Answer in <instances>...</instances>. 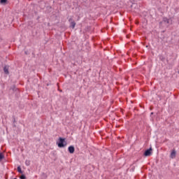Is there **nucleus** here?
<instances>
[{
	"label": "nucleus",
	"mask_w": 179,
	"mask_h": 179,
	"mask_svg": "<svg viewBox=\"0 0 179 179\" xmlns=\"http://www.w3.org/2000/svg\"><path fill=\"white\" fill-rule=\"evenodd\" d=\"M59 148H65L66 146V142H65V138H59V143H57Z\"/></svg>",
	"instance_id": "nucleus-1"
},
{
	"label": "nucleus",
	"mask_w": 179,
	"mask_h": 179,
	"mask_svg": "<svg viewBox=\"0 0 179 179\" xmlns=\"http://www.w3.org/2000/svg\"><path fill=\"white\" fill-rule=\"evenodd\" d=\"M68 150L69 152V153H71V155L75 153V147H73V145H71L68 148Z\"/></svg>",
	"instance_id": "nucleus-2"
},
{
	"label": "nucleus",
	"mask_w": 179,
	"mask_h": 179,
	"mask_svg": "<svg viewBox=\"0 0 179 179\" xmlns=\"http://www.w3.org/2000/svg\"><path fill=\"white\" fill-rule=\"evenodd\" d=\"M176 155H177V152H176V150H173L170 155L171 159H176Z\"/></svg>",
	"instance_id": "nucleus-3"
},
{
	"label": "nucleus",
	"mask_w": 179,
	"mask_h": 179,
	"mask_svg": "<svg viewBox=\"0 0 179 179\" xmlns=\"http://www.w3.org/2000/svg\"><path fill=\"white\" fill-rule=\"evenodd\" d=\"M150 155H152V148L145 150L144 153V156H150Z\"/></svg>",
	"instance_id": "nucleus-4"
},
{
	"label": "nucleus",
	"mask_w": 179,
	"mask_h": 179,
	"mask_svg": "<svg viewBox=\"0 0 179 179\" xmlns=\"http://www.w3.org/2000/svg\"><path fill=\"white\" fill-rule=\"evenodd\" d=\"M69 22H71V27H72V29H75V26H76V23L75 22V21H72V19H70Z\"/></svg>",
	"instance_id": "nucleus-5"
},
{
	"label": "nucleus",
	"mask_w": 179,
	"mask_h": 179,
	"mask_svg": "<svg viewBox=\"0 0 179 179\" xmlns=\"http://www.w3.org/2000/svg\"><path fill=\"white\" fill-rule=\"evenodd\" d=\"M3 71H4V73L8 75L9 73V66H4Z\"/></svg>",
	"instance_id": "nucleus-6"
},
{
	"label": "nucleus",
	"mask_w": 179,
	"mask_h": 179,
	"mask_svg": "<svg viewBox=\"0 0 179 179\" xmlns=\"http://www.w3.org/2000/svg\"><path fill=\"white\" fill-rule=\"evenodd\" d=\"M5 159V155L2 152L0 153V162H2Z\"/></svg>",
	"instance_id": "nucleus-7"
},
{
	"label": "nucleus",
	"mask_w": 179,
	"mask_h": 179,
	"mask_svg": "<svg viewBox=\"0 0 179 179\" xmlns=\"http://www.w3.org/2000/svg\"><path fill=\"white\" fill-rule=\"evenodd\" d=\"M17 171L18 173H20V174H22L23 173V171H22V168H20V166L17 167Z\"/></svg>",
	"instance_id": "nucleus-8"
},
{
	"label": "nucleus",
	"mask_w": 179,
	"mask_h": 179,
	"mask_svg": "<svg viewBox=\"0 0 179 179\" xmlns=\"http://www.w3.org/2000/svg\"><path fill=\"white\" fill-rule=\"evenodd\" d=\"M25 164H26V166H30V160H26L25 161Z\"/></svg>",
	"instance_id": "nucleus-9"
},
{
	"label": "nucleus",
	"mask_w": 179,
	"mask_h": 179,
	"mask_svg": "<svg viewBox=\"0 0 179 179\" xmlns=\"http://www.w3.org/2000/svg\"><path fill=\"white\" fill-rule=\"evenodd\" d=\"M8 0H1V3H6Z\"/></svg>",
	"instance_id": "nucleus-10"
},
{
	"label": "nucleus",
	"mask_w": 179,
	"mask_h": 179,
	"mask_svg": "<svg viewBox=\"0 0 179 179\" xmlns=\"http://www.w3.org/2000/svg\"><path fill=\"white\" fill-rule=\"evenodd\" d=\"M20 178H21V179H24V178H26V176H24L22 175V176L20 177Z\"/></svg>",
	"instance_id": "nucleus-11"
},
{
	"label": "nucleus",
	"mask_w": 179,
	"mask_h": 179,
	"mask_svg": "<svg viewBox=\"0 0 179 179\" xmlns=\"http://www.w3.org/2000/svg\"><path fill=\"white\" fill-rule=\"evenodd\" d=\"M167 23H169V20H167Z\"/></svg>",
	"instance_id": "nucleus-12"
}]
</instances>
